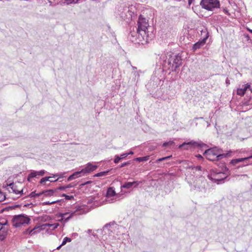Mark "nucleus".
<instances>
[{"label":"nucleus","instance_id":"4c0bfd02","mask_svg":"<svg viewBox=\"0 0 252 252\" xmlns=\"http://www.w3.org/2000/svg\"><path fill=\"white\" fill-rule=\"evenodd\" d=\"M73 186L71 184H69L68 185H67L66 186H65V189H68V188H72L73 187Z\"/></svg>","mask_w":252,"mask_h":252},{"label":"nucleus","instance_id":"5701e85b","mask_svg":"<svg viewBox=\"0 0 252 252\" xmlns=\"http://www.w3.org/2000/svg\"><path fill=\"white\" fill-rule=\"evenodd\" d=\"M39 227L40 226L35 227L32 229L29 232V235L32 236V235H34L35 233H39V230H36V229H38Z\"/></svg>","mask_w":252,"mask_h":252},{"label":"nucleus","instance_id":"c9c22d12","mask_svg":"<svg viewBox=\"0 0 252 252\" xmlns=\"http://www.w3.org/2000/svg\"><path fill=\"white\" fill-rule=\"evenodd\" d=\"M127 156H128V154L126 153H124V154L121 155L120 156H119V157H121L122 159L125 158Z\"/></svg>","mask_w":252,"mask_h":252},{"label":"nucleus","instance_id":"6ab92c4d","mask_svg":"<svg viewBox=\"0 0 252 252\" xmlns=\"http://www.w3.org/2000/svg\"><path fill=\"white\" fill-rule=\"evenodd\" d=\"M83 173V171H77L74 173H73L71 175H70L67 179V181H70L72 180H74L79 177L80 176V174Z\"/></svg>","mask_w":252,"mask_h":252},{"label":"nucleus","instance_id":"aec40b11","mask_svg":"<svg viewBox=\"0 0 252 252\" xmlns=\"http://www.w3.org/2000/svg\"><path fill=\"white\" fill-rule=\"evenodd\" d=\"M59 225V224L58 223H53V224L45 223V224L42 225L40 227H43V229L46 227H52V229L54 230V229L57 228Z\"/></svg>","mask_w":252,"mask_h":252},{"label":"nucleus","instance_id":"de8ad7c7","mask_svg":"<svg viewBox=\"0 0 252 252\" xmlns=\"http://www.w3.org/2000/svg\"><path fill=\"white\" fill-rule=\"evenodd\" d=\"M192 2V0H189L188 3L189 5H190Z\"/></svg>","mask_w":252,"mask_h":252},{"label":"nucleus","instance_id":"a19ab883","mask_svg":"<svg viewBox=\"0 0 252 252\" xmlns=\"http://www.w3.org/2000/svg\"><path fill=\"white\" fill-rule=\"evenodd\" d=\"M7 223V221H5L4 222H0V226L6 225Z\"/></svg>","mask_w":252,"mask_h":252},{"label":"nucleus","instance_id":"37998d69","mask_svg":"<svg viewBox=\"0 0 252 252\" xmlns=\"http://www.w3.org/2000/svg\"><path fill=\"white\" fill-rule=\"evenodd\" d=\"M196 157L199 158V159H201V158H203V157H202L201 155H198L196 156Z\"/></svg>","mask_w":252,"mask_h":252},{"label":"nucleus","instance_id":"6e6d98bb","mask_svg":"<svg viewBox=\"0 0 252 252\" xmlns=\"http://www.w3.org/2000/svg\"><path fill=\"white\" fill-rule=\"evenodd\" d=\"M226 83H228V81H227V79L226 80Z\"/></svg>","mask_w":252,"mask_h":252},{"label":"nucleus","instance_id":"c85d7f7f","mask_svg":"<svg viewBox=\"0 0 252 252\" xmlns=\"http://www.w3.org/2000/svg\"><path fill=\"white\" fill-rule=\"evenodd\" d=\"M41 194H42L41 192L39 193H36L34 191H33L30 193V196L31 197H38V196H40Z\"/></svg>","mask_w":252,"mask_h":252},{"label":"nucleus","instance_id":"f03ea898","mask_svg":"<svg viewBox=\"0 0 252 252\" xmlns=\"http://www.w3.org/2000/svg\"><path fill=\"white\" fill-rule=\"evenodd\" d=\"M187 168L191 169V171L193 173L194 176L199 178L198 180H196L195 185H194L195 189L199 191H205L207 181L204 177H202L203 171L201 166H191Z\"/></svg>","mask_w":252,"mask_h":252},{"label":"nucleus","instance_id":"72a5a7b5","mask_svg":"<svg viewBox=\"0 0 252 252\" xmlns=\"http://www.w3.org/2000/svg\"><path fill=\"white\" fill-rule=\"evenodd\" d=\"M62 196L65 197V198L66 200H71V199H73L74 198V197L73 196H72V195L69 196V195H66L65 194H63L62 195Z\"/></svg>","mask_w":252,"mask_h":252},{"label":"nucleus","instance_id":"c756f323","mask_svg":"<svg viewBox=\"0 0 252 252\" xmlns=\"http://www.w3.org/2000/svg\"><path fill=\"white\" fill-rule=\"evenodd\" d=\"M174 142L173 141H169L167 142H165L163 144L162 146L164 147H170L173 144Z\"/></svg>","mask_w":252,"mask_h":252},{"label":"nucleus","instance_id":"6e6552de","mask_svg":"<svg viewBox=\"0 0 252 252\" xmlns=\"http://www.w3.org/2000/svg\"><path fill=\"white\" fill-rule=\"evenodd\" d=\"M227 175L222 172H215L212 171L210 175L208 176V178L214 181L217 184H219V182L224 180L227 177Z\"/></svg>","mask_w":252,"mask_h":252},{"label":"nucleus","instance_id":"393cba45","mask_svg":"<svg viewBox=\"0 0 252 252\" xmlns=\"http://www.w3.org/2000/svg\"><path fill=\"white\" fill-rule=\"evenodd\" d=\"M65 174V173H57V174H52V177H58V179H60V178H63L64 177V174Z\"/></svg>","mask_w":252,"mask_h":252},{"label":"nucleus","instance_id":"3c124183","mask_svg":"<svg viewBox=\"0 0 252 252\" xmlns=\"http://www.w3.org/2000/svg\"><path fill=\"white\" fill-rule=\"evenodd\" d=\"M30 231V230H29V229H27L26 230V232H27V233H29Z\"/></svg>","mask_w":252,"mask_h":252},{"label":"nucleus","instance_id":"f704fd0d","mask_svg":"<svg viewBox=\"0 0 252 252\" xmlns=\"http://www.w3.org/2000/svg\"><path fill=\"white\" fill-rule=\"evenodd\" d=\"M171 157H172V156H167V157H164V158H158V162H160V161L165 160L166 159H167L170 158Z\"/></svg>","mask_w":252,"mask_h":252},{"label":"nucleus","instance_id":"dca6fc26","mask_svg":"<svg viewBox=\"0 0 252 252\" xmlns=\"http://www.w3.org/2000/svg\"><path fill=\"white\" fill-rule=\"evenodd\" d=\"M251 158H252V155L251 156H249L248 157H247V158H237V159H233L231 160V161H230V163L231 164H232V165H234L237 164V163H238L240 162H242V161H244L245 160H248L249 159H251Z\"/></svg>","mask_w":252,"mask_h":252},{"label":"nucleus","instance_id":"ddd939ff","mask_svg":"<svg viewBox=\"0 0 252 252\" xmlns=\"http://www.w3.org/2000/svg\"><path fill=\"white\" fill-rule=\"evenodd\" d=\"M3 188H7V189L11 192V190L13 192L15 193L16 194H21L22 192V190H19L16 189V186L14 185L13 183H10V184H6V185H3Z\"/></svg>","mask_w":252,"mask_h":252},{"label":"nucleus","instance_id":"603ef678","mask_svg":"<svg viewBox=\"0 0 252 252\" xmlns=\"http://www.w3.org/2000/svg\"><path fill=\"white\" fill-rule=\"evenodd\" d=\"M89 183H90V182L89 181V182H87L85 183V184H83V185H86V184H89Z\"/></svg>","mask_w":252,"mask_h":252},{"label":"nucleus","instance_id":"1a4fd4ad","mask_svg":"<svg viewBox=\"0 0 252 252\" xmlns=\"http://www.w3.org/2000/svg\"><path fill=\"white\" fill-rule=\"evenodd\" d=\"M119 197V194L116 193L115 189L113 187H109L107 189V193L106 194V201L109 203H113Z\"/></svg>","mask_w":252,"mask_h":252},{"label":"nucleus","instance_id":"423d86ee","mask_svg":"<svg viewBox=\"0 0 252 252\" xmlns=\"http://www.w3.org/2000/svg\"><path fill=\"white\" fill-rule=\"evenodd\" d=\"M200 4L203 8L209 11H213L220 6L219 0H201Z\"/></svg>","mask_w":252,"mask_h":252},{"label":"nucleus","instance_id":"f257e3e1","mask_svg":"<svg viewBox=\"0 0 252 252\" xmlns=\"http://www.w3.org/2000/svg\"><path fill=\"white\" fill-rule=\"evenodd\" d=\"M137 26V35L139 41H145L147 42L155 37L153 33H148V30L151 28L148 21L141 15L139 16Z\"/></svg>","mask_w":252,"mask_h":252},{"label":"nucleus","instance_id":"58836bf2","mask_svg":"<svg viewBox=\"0 0 252 252\" xmlns=\"http://www.w3.org/2000/svg\"><path fill=\"white\" fill-rule=\"evenodd\" d=\"M65 189V186H61L59 187V189L62 190Z\"/></svg>","mask_w":252,"mask_h":252},{"label":"nucleus","instance_id":"864d4df0","mask_svg":"<svg viewBox=\"0 0 252 252\" xmlns=\"http://www.w3.org/2000/svg\"><path fill=\"white\" fill-rule=\"evenodd\" d=\"M91 231H92V230H91V229H89V230H88V233H90V232H91Z\"/></svg>","mask_w":252,"mask_h":252},{"label":"nucleus","instance_id":"b1692460","mask_svg":"<svg viewBox=\"0 0 252 252\" xmlns=\"http://www.w3.org/2000/svg\"><path fill=\"white\" fill-rule=\"evenodd\" d=\"M42 194H44L46 196H51L54 193V191L52 189L47 190L45 191L41 192Z\"/></svg>","mask_w":252,"mask_h":252},{"label":"nucleus","instance_id":"79ce46f5","mask_svg":"<svg viewBox=\"0 0 252 252\" xmlns=\"http://www.w3.org/2000/svg\"><path fill=\"white\" fill-rule=\"evenodd\" d=\"M55 202H56V201H53V202H46L45 203V204H48V205H50V204H51L54 203H55Z\"/></svg>","mask_w":252,"mask_h":252},{"label":"nucleus","instance_id":"473e14b6","mask_svg":"<svg viewBox=\"0 0 252 252\" xmlns=\"http://www.w3.org/2000/svg\"><path fill=\"white\" fill-rule=\"evenodd\" d=\"M5 199V195L0 190V202L3 201Z\"/></svg>","mask_w":252,"mask_h":252},{"label":"nucleus","instance_id":"e433bc0d","mask_svg":"<svg viewBox=\"0 0 252 252\" xmlns=\"http://www.w3.org/2000/svg\"><path fill=\"white\" fill-rule=\"evenodd\" d=\"M130 164V162H124L123 163H122L120 166V168H122L125 166H126V165H128Z\"/></svg>","mask_w":252,"mask_h":252},{"label":"nucleus","instance_id":"bb28decb","mask_svg":"<svg viewBox=\"0 0 252 252\" xmlns=\"http://www.w3.org/2000/svg\"><path fill=\"white\" fill-rule=\"evenodd\" d=\"M52 177H46L44 178H42L40 181V183L41 184H43L44 182L47 181H50V178H51Z\"/></svg>","mask_w":252,"mask_h":252},{"label":"nucleus","instance_id":"2eb2a0df","mask_svg":"<svg viewBox=\"0 0 252 252\" xmlns=\"http://www.w3.org/2000/svg\"><path fill=\"white\" fill-rule=\"evenodd\" d=\"M97 168V165H93L91 163H88L85 168L82 170L84 173H89L95 170Z\"/></svg>","mask_w":252,"mask_h":252},{"label":"nucleus","instance_id":"9d476101","mask_svg":"<svg viewBox=\"0 0 252 252\" xmlns=\"http://www.w3.org/2000/svg\"><path fill=\"white\" fill-rule=\"evenodd\" d=\"M83 214L80 207L77 208L75 211L70 212H66L65 213H61L60 214V217H61V221H64L67 222L70 219H71L74 215H80Z\"/></svg>","mask_w":252,"mask_h":252},{"label":"nucleus","instance_id":"c03bdc74","mask_svg":"<svg viewBox=\"0 0 252 252\" xmlns=\"http://www.w3.org/2000/svg\"><path fill=\"white\" fill-rule=\"evenodd\" d=\"M58 180V179H57L56 180H52V179H51L50 181H49L50 182H56Z\"/></svg>","mask_w":252,"mask_h":252},{"label":"nucleus","instance_id":"4468645a","mask_svg":"<svg viewBox=\"0 0 252 252\" xmlns=\"http://www.w3.org/2000/svg\"><path fill=\"white\" fill-rule=\"evenodd\" d=\"M140 183L138 181L126 182L123 185L121 186V188L132 189L133 188H137Z\"/></svg>","mask_w":252,"mask_h":252},{"label":"nucleus","instance_id":"0eeeda50","mask_svg":"<svg viewBox=\"0 0 252 252\" xmlns=\"http://www.w3.org/2000/svg\"><path fill=\"white\" fill-rule=\"evenodd\" d=\"M206 145L201 142H196L191 141L189 142H184L179 146V149H183L184 150H188L196 147H202Z\"/></svg>","mask_w":252,"mask_h":252},{"label":"nucleus","instance_id":"a878e982","mask_svg":"<svg viewBox=\"0 0 252 252\" xmlns=\"http://www.w3.org/2000/svg\"><path fill=\"white\" fill-rule=\"evenodd\" d=\"M71 241V239L70 238L67 237H65L63 238L62 243L61 244V246L65 245L67 242H70Z\"/></svg>","mask_w":252,"mask_h":252},{"label":"nucleus","instance_id":"7c9ffc66","mask_svg":"<svg viewBox=\"0 0 252 252\" xmlns=\"http://www.w3.org/2000/svg\"><path fill=\"white\" fill-rule=\"evenodd\" d=\"M142 72L141 70H138L134 72L135 78H137V80L139 79L140 75Z\"/></svg>","mask_w":252,"mask_h":252},{"label":"nucleus","instance_id":"13d9d810","mask_svg":"<svg viewBox=\"0 0 252 252\" xmlns=\"http://www.w3.org/2000/svg\"><path fill=\"white\" fill-rule=\"evenodd\" d=\"M207 125H208V126H209L210 125V124L209 123H207Z\"/></svg>","mask_w":252,"mask_h":252},{"label":"nucleus","instance_id":"7ed1b4c3","mask_svg":"<svg viewBox=\"0 0 252 252\" xmlns=\"http://www.w3.org/2000/svg\"><path fill=\"white\" fill-rule=\"evenodd\" d=\"M220 151L217 149V148L208 149L204 153V155L209 160H216L222 159L224 158L231 156V151H229L226 154H220Z\"/></svg>","mask_w":252,"mask_h":252},{"label":"nucleus","instance_id":"4d7b16f0","mask_svg":"<svg viewBox=\"0 0 252 252\" xmlns=\"http://www.w3.org/2000/svg\"><path fill=\"white\" fill-rule=\"evenodd\" d=\"M211 158H215L213 156H211Z\"/></svg>","mask_w":252,"mask_h":252},{"label":"nucleus","instance_id":"4be33fe9","mask_svg":"<svg viewBox=\"0 0 252 252\" xmlns=\"http://www.w3.org/2000/svg\"><path fill=\"white\" fill-rule=\"evenodd\" d=\"M19 207V205H13V206H9L7 207H5V208H3L2 210V212H4V211H9V210H13L14 209H15L16 208H17Z\"/></svg>","mask_w":252,"mask_h":252},{"label":"nucleus","instance_id":"a18cd8bd","mask_svg":"<svg viewBox=\"0 0 252 252\" xmlns=\"http://www.w3.org/2000/svg\"><path fill=\"white\" fill-rule=\"evenodd\" d=\"M126 153L128 154V156L129 155H133V152L132 151H130L129 153Z\"/></svg>","mask_w":252,"mask_h":252},{"label":"nucleus","instance_id":"20e7f679","mask_svg":"<svg viewBox=\"0 0 252 252\" xmlns=\"http://www.w3.org/2000/svg\"><path fill=\"white\" fill-rule=\"evenodd\" d=\"M169 58L167 61V68L172 71H176V69L178 68L182 63V59L180 56L175 55L171 56L170 54L168 55Z\"/></svg>","mask_w":252,"mask_h":252},{"label":"nucleus","instance_id":"09e8293b","mask_svg":"<svg viewBox=\"0 0 252 252\" xmlns=\"http://www.w3.org/2000/svg\"><path fill=\"white\" fill-rule=\"evenodd\" d=\"M248 30L251 32L252 33V30H251V29H248Z\"/></svg>","mask_w":252,"mask_h":252},{"label":"nucleus","instance_id":"8fccbe9b","mask_svg":"<svg viewBox=\"0 0 252 252\" xmlns=\"http://www.w3.org/2000/svg\"><path fill=\"white\" fill-rule=\"evenodd\" d=\"M132 69H133V70H135V69H136V67H135V66H132Z\"/></svg>","mask_w":252,"mask_h":252},{"label":"nucleus","instance_id":"2f4dec72","mask_svg":"<svg viewBox=\"0 0 252 252\" xmlns=\"http://www.w3.org/2000/svg\"><path fill=\"white\" fill-rule=\"evenodd\" d=\"M121 157H119V156L118 155H116L115 156V158H114V162L115 163H118L119 161L120 160H121Z\"/></svg>","mask_w":252,"mask_h":252},{"label":"nucleus","instance_id":"f3484780","mask_svg":"<svg viewBox=\"0 0 252 252\" xmlns=\"http://www.w3.org/2000/svg\"><path fill=\"white\" fill-rule=\"evenodd\" d=\"M206 38H204L201 41H198L195 43L192 47V50H193V51H195L198 49H199L201 47L203 46L206 42Z\"/></svg>","mask_w":252,"mask_h":252},{"label":"nucleus","instance_id":"f8f14e48","mask_svg":"<svg viewBox=\"0 0 252 252\" xmlns=\"http://www.w3.org/2000/svg\"><path fill=\"white\" fill-rule=\"evenodd\" d=\"M46 171L44 170H41L40 171H33L30 174H29L28 177V181L31 182V179L32 178H38L39 176H43Z\"/></svg>","mask_w":252,"mask_h":252},{"label":"nucleus","instance_id":"49530a36","mask_svg":"<svg viewBox=\"0 0 252 252\" xmlns=\"http://www.w3.org/2000/svg\"><path fill=\"white\" fill-rule=\"evenodd\" d=\"M63 246H61V245H60L59 246H58L57 248V250H60L61 247H62Z\"/></svg>","mask_w":252,"mask_h":252},{"label":"nucleus","instance_id":"412c9836","mask_svg":"<svg viewBox=\"0 0 252 252\" xmlns=\"http://www.w3.org/2000/svg\"><path fill=\"white\" fill-rule=\"evenodd\" d=\"M149 159V156L142 157L139 158H137L134 159V160L137 161L139 162H142L144 161H147Z\"/></svg>","mask_w":252,"mask_h":252},{"label":"nucleus","instance_id":"ea45409f","mask_svg":"<svg viewBox=\"0 0 252 252\" xmlns=\"http://www.w3.org/2000/svg\"><path fill=\"white\" fill-rule=\"evenodd\" d=\"M5 238V235H0V240H2Z\"/></svg>","mask_w":252,"mask_h":252},{"label":"nucleus","instance_id":"5fc2aeb1","mask_svg":"<svg viewBox=\"0 0 252 252\" xmlns=\"http://www.w3.org/2000/svg\"><path fill=\"white\" fill-rule=\"evenodd\" d=\"M226 83H228V81H227V79L226 80Z\"/></svg>","mask_w":252,"mask_h":252},{"label":"nucleus","instance_id":"9b49d317","mask_svg":"<svg viewBox=\"0 0 252 252\" xmlns=\"http://www.w3.org/2000/svg\"><path fill=\"white\" fill-rule=\"evenodd\" d=\"M248 90L250 91L252 93V88L250 84L247 83L242 85L241 88L237 89V94L241 96H242Z\"/></svg>","mask_w":252,"mask_h":252},{"label":"nucleus","instance_id":"a211bd4d","mask_svg":"<svg viewBox=\"0 0 252 252\" xmlns=\"http://www.w3.org/2000/svg\"><path fill=\"white\" fill-rule=\"evenodd\" d=\"M169 55L167 54L166 55V54L162 55L160 57L161 60H162V63H160L162 64L163 67L165 68H167V61L168 60V57Z\"/></svg>","mask_w":252,"mask_h":252},{"label":"nucleus","instance_id":"39448f33","mask_svg":"<svg viewBox=\"0 0 252 252\" xmlns=\"http://www.w3.org/2000/svg\"><path fill=\"white\" fill-rule=\"evenodd\" d=\"M31 219L26 215L21 214L15 216L12 219L13 226L18 227L29 224Z\"/></svg>","mask_w":252,"mask_h":252},{"label":"nucleus","instance_id":"cd10ccee","mask_svg":"<svg viewBox=\"0 0 252 252\" xmlns=\"http://www.w3.org/2000/svg\"><path fill=\"white\" fill-rule=\"evenodd\" d=\"M108 173V171H103V172H99V173H98L97 174H96L94 176L95 177H99V176H105L107 174V173Z\"/></svg>","mask_w":252,"mask_h":252}]
</instances>
